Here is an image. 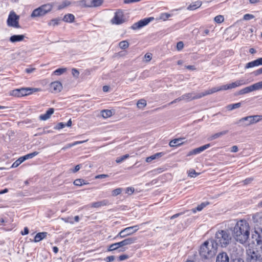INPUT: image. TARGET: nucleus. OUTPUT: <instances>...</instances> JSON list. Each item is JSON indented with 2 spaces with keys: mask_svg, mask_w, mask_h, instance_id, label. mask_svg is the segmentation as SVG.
Wrapping results in <instances>:
<instances>
[{
  "mask_svg": "<svg viewBox=\"0 0 262 262\" xmlns=\"http://www.w3.org/2000/svg\"><path fill=\"white\" fill-rule=\"evenodd\" d=\"M128 157H129V155H128V154L123 155L122 157L117 158L116 160V162L117 163H120L122 162L123 161H124V160H125L126 159L128 158Z\"/></svg>",
  "mask_w": 262,
  "mask_h": 262,
  "instance_id": "nucleus-46",
  "label": "nucleus"
},
{
  "mask_svg": "<svg viewBox=\"0 0 262 262\" xmlns=\"http://www.w3.org/2000/svg\"><path fill=\"white\" fill-rule=\"evenodd\" d=\"M114 259H115V256L113 255L107 256L105 258V260L107 262L112 261Z\"/></svg>",
  "mask_w": 262,
  "mask_h": 262,
  "instance_id": "nucleus-64",
  "label": "nucleus"
},
{
  "mask_svg": "<svg viewBox=\"0 0 262 262\" xmlns=\"http://www.w3.org/2000/svg\"><path fill=\"white\" fill-rule=\"evenodd\" d=\"M170 16L171 14L167 13H163L161 14L159 17V19L165 21Z\"/></svg>",
  "mask_w": 262,
  "mask_h": 262,
  "instance_id": "nucleus-43",
  "label": "nucleus"
},
{
  "mask_svg": "<svg viewBox=\"0 0 262 262\" xmlns=\"http://www.w3.org/2000/svg\"><path fill=\"white\" fill-rule=\"evenodd\" d=\"M241 106V103L238 102L234 104H229L226 106V108L228 111H232L234 109L239 107Z\"/></svg>",
  "mask_w": 262,
  "mask_h": 262,
  "instance_id": "nucleus-35",
  "label": "nucleus"
},
{
  "mask_svg": "<svg viewBox=\"0 0 262 262\" xmlns=\"http://www.w3.org/2000/svg\"><path fill=\"white\" fill-rule=\"evenodd\" d=\"M253 220L254 223L262 225V212L255 214L253 216Z\"/></svg>",
  "mask_w": 262,
  "mask_h": 262,
  "instance_id": "nucleus-27",
  "label": "nucleus"
},
{
  "mask_svg": "<svg viewBox=\"0 0 262 262\" xmlns=\"http://www.w3.org/2000/svg\"><path fill=\"white\" fill-rule=\"evenodd\" d=\"M54 109L53 108H50L45 114L40 115L39 119L41 120H47L50 118L51 116L54 113Z\"/></svg>",
  "mask_w": 262,
  "mask_h": 262,
  "instance_id": "nucleus-21",
  "label": "nucleus"
},
{
  "mask_svg": "<svg viewBox=\"0 0 262 262\" xmlns=\"http://www.w3.org/2000/svg\"><path fill=\"white\" fill-rule=\"evenodd\" d=\"M66 126V124L63 122L58 123L54 127L55 129H61Z\"/></svg>",
  "mask_w": 262,
  "mask_h": 262,
  "instance_id": "nucleus-49",
  "label": "nucleus"
},
{
  "mask_svg": "<svg viewBox=\"0 0 262 262\" xmlns=\"http://www.w3.org/2000/svg\"><path fill=\"white\" fill-rule=\"evenodd\" d=\"M154 19V17H150L140 20L138 22L134 23L130 27V28L134 30L140 29L142 27L148 25L151 21L153 20Z\"/></svg>",
  "mask_w": 262,
  "mask_h": 262,
  "instance_id": "nucleus-10",
  "label": "nucleus"
},
{
  "mask_svg": "<svg viewBox=\"0 0 262 262\" xmlns=\"http://www.w3.org/2000/svg\"><path fill=\"white\" fill-rule=\"evenodd\" d=\"M184 47V43L182 41H179L177 43V48L178 50L180 51L182 50Z\"/></svg>",
  "mask_w": 262,
  "mask_h": 262,
  "instance_id": "nucleus-54",
  "label": "nucleus"
},
{
  "mask_svg": "<svg viewBox=\"0 0 262 262\" xmlns=\"http://www.w3.org/2000/svg\"><path fill=\"white\" fill-rule=\"evenodd\" d=\"M219 87V88H213L210 90H207L205 91L204 92L201 93L202 98L203 97H204L206 95L212 94L215 92L220 91Z\"/></svg>",
  "mask_w": 262,
  "mask_h": 262,
  "instance_id": "nucleus-29",
  "label": "nucleus"
},
{
  "mask_svg": "<svg viewBox=\"0 0 262 262\" xmlns=\"http://www.w3.org/2000/svg\"><path fill=\"white\" fill-rule=\"evenodd\" d=\"M228 89H230L229 84L224 85L219 87V90L220 91L227 90Z\"/></svg>",
  "mask_w": 262,
  "mask_h": 262,
  "instance_id": "nucleus-62",
  "label": "nucleus"
},
{
  "mask_svg": "<svg viewBox=\"0 0 262 262\" xmlns=\"http://www.w3.org/2000/svg\"><path fill=\"white\" fill-rule=\"evenodd\" d=\"M209 147H210V144H207L203 146H200L198 148H196L190 151L188 153L187 156H190L191 155L198 154L202 152L203 151L205 150V149H207Z\"/></svg>",
  "mask_w": 262,
  "mask_h": 262,
  "instance_id": "nucleus-16",
  "label": "nucleus"
},
{
  "mask_svg": "<svg viewBox=\"0 0 262 262\" xmlns=\"http://www.w3.org/2000/svg\"><path fill=\"white\" fill-rule=\"evenodd\" d=\"M110 204L108 200H103L101 201L94 202L91 204V207L93 208H99L101 206H107Z\"/></svg>",
  "mask_w": 262,
  "mask_h": 262,
  "instance_id": "nucleus-20",
  "label": "nucleus"
},
{
  "mask_svg": "<svg viewBox=\"0 0 262 262\" xmlns=\"http://www.w3.org/2000/svg\"><path fill=\"white\" fill-rule=\"evenodd\" d=\"M228 133V130H223L221 132L215 133V134L210 136L208 138V140H209V141L214 140L217 138H219L222 137V136L226 135Z\"/></svg>",
  "mask_w": 262,
  "mask_h": 262,
  "instance_id": "nucleus-23",
  "label": "nucleus"
},
{
  "mask_svg": "<svg viewBox=\"0 0 262 262\" xmlns=\"http://www.w3.org/2000/svg\"><path fill=\"white\" fill-rule=\"evenodd\" d=\"M122 190L123 189L121 188H118L117 189H115L112 191V194L113 196H117L122 192Z\"/></svg>",
  "mask_w": 262,
  "mask_h": 262,
  "instance_id": "nucleus-45",
  "label": "nucleus"
},
{
  "mask_svg": "<svg viewBox=\"0 0 262 262\" xmlns=\"http://www.w3.org/2000/svg\"><path fill=\"white\" fill-rule=\"evenodd\" d=\"M50 91L52 93H56L60 92L62 89V84L59 81H54L52 82L50 85Z\"/></svg>",
  "mask_w": 262,
  "mask_h": 262,
  "instance_id": "nucleus-15",
  "label": "nucleus"
},
{
  "mask_svg": "<svg viewBox=\"0 0 262 262\" xmlns=\"http://www.w3.org/2000/svg\"><path fill=\"white\" fill-rule=\"evenodd\" d=\"M75 16L72 14H68L64 16L63 20L65 22L72 23L74 21Z\"/></svg>",
  "mask_w": 262,
  "mask_h": 262,
  "instance_id": "nucleus-31",
  "label": "nucleus"
},
{
  "mask_svg": "<svg viewBox=\"0 0 262 262\" xmlns=\"http://www.w3.org/2000/svg\"><path fill=\"white\" fill-rule=\"evenodd\" d=\"M25 38L24 35H14L10 37V41L11 42L21 41Z\"/></svg>",
  "mask_w": 262,
  "mask_h": 262,
  "instance_id": "nucleus-25",
  "label": "nucleus"
},
{
  "mask_svg": "<svg viewBox=\"0 0 262 262\" xmlns=\"http://www.w3.org/2000/svg\"><path fill=\"white\" fill-rule=\"evenodd\" d=\"M182 139H175L171 141H170L169 145L171 147H176L182 144L183 142H182Z\"/></svg>",
  "mask_w": 262,
  "mask_h": 262,
  "instance_id": "nucleus-30",
  "label": "nucleus"
},
{
  "mask_svg": "<svg viewBox=\"0 0 262 262\" xmlns=\"http://www.w3.org/2000/svg\"><path fill=\"white\" fill-rule=\"evenodd\" d=\"M67 69L66 68H59L57 70H56L54 72V74L56 75H60L64 73L65 72H66Z\"/></svg>",
  "mask_w": 262,
  "mask_h": 262,
  "instance_id": "nucleus-41",
  "label": "nucleus"
},
{
  "mask_svg": "<svg viewBox=\"0 0 262 262\" xmlns=\"http://www.w3.org/2000/svg\"><path fill=\"white\" fill-rule=\"evenodd\" d=\"M136 240H137V237H132L125 238V239L120 242V243L121 244V247H123V246H125L126 245H129L132 244L134 243Z\"/></svg>",
  "mask_w": 262,
  "mask_h": 262,
  "instance_id": "nucleus-22",
  "label": "nucleus"
},
{
  "mask_svg": "<svg viewBox=\"0 0 262 262\" xmlns=\"http://www.w3.org/2000/svg\"><path fill=\"white\" fill-rule=\"evenodd\" d=\"M134 188L133 187H127L126 189V193L128 194H132L134 192Z\"/></svg>",
  "mask_w": 262,
  "mask_h": 262,
  "instance_id": "nucleus-59",
  "label": "nucleus"
},
{
  "mask_svg": "<svg viewBox=\"0 0 262 262\" xmlns=\"http://www.w3.org/2000/svg\"><path fill=\"white\" fill-rule=\"evenodd\" d=\"M119 46L121 49H126L128 47L129 43L127 41L123 40L119 42Z\"/></svg>",
  "mask_w": 262,
  "mask_h": 262,
  "instance_id": "nucleus-40",
  "label": "nucleus"
},
{
  "mask_svg": "<svg viewBox=\"0 0 262 262\" xmlns=\"http://www.w3.org/2000/svg\"><path fill=\"white\" fill-rule=\"evenodd\" d=\"M38 153L39 152L37 151H34L32 153L27 154V155L23 156V157L25 161L26 160H27L29 159H31V158H33L34 157L37 156L38 154Z\"/></svg>",
  "mask_w": 262,
  "mask_h": 262,
  "instance_id": "nucleus-39",
  "label": "nucleus"
},
{
  "mask_svg": "<svg viewBox=\"0 0 262 262\" xmlns=\"http://www.w3.org/2000/svg\"><path fill=\"white\" fill-rule=\"evenodd\" d=\"M59 19L55 18L52 19L50 22H49L48 25L49 26H55L56 25H58L59 24Z\"/></svg>",
  "mask_w": 262,
  "mask_h": 262,
  "instance_id": "nucleus-48",
  "label": "nucleus"
},
{
  "mask_svg": "<svg viewBox=\"0 0 262 262\" xmlns=\"http://www.w3.org/2000/svg\"><path fill=\"white\" fill-rule=\"evenodd\" d=\"M24 161H25V160L24 159L23 157H20L13 163V164L12 165V167H13V168L17 167L18 165H19Z\"/></svg>",
  "mask_w": 262,
  "mask_h": 262,
  "instance_id": "nucleus-38",
  "label": "nucleus"
},
{
  "mask_svg": "<svg viewBox=\"0 0 262 262\" xmlns=\"http://www.w3.org/2000/svg\"><path fill=\"white\" fill-rule=\"evenodd\" d=\"M232 254L231 262H245L244 260L238 256L241 250L238 249L236 246L233 247L230 250Z\"/></svg>",
  "mask_w": 262,
  "mask_h": 262,
  "instance_id": "nucleus-12",
  "label": "nucleus"
},
{
  "mask_svg": "<svg viewBox=\"0 0 262 262\" xmlns=\"http://www.w3.org/2000/svg\"><path fill=\"white\" fill-rule=\"evenodd\" d=\"M72 74L74 77L77 78L79 75V72L77 69L73 68L72 70Z\"/></svg>",
  "mask_w": 262,
  "mask_h": 262,
  "instance_id": "nucleus-53",
  "label": "nucleus"
},
{
  "mask_svg": "<svg viewBox=\"0 0 262 262\" xmlns=\"http://www.w3.org/2000/svg\"><path fill=\"white\" fill-rule=\"evenodd\" d=\"M146 60V61H149L152 58V55L150 53H146L144 56Z\"/></svg>",
  "mask_w": 262,
  "mask_h": 262,
  "instance_id": "nucleus-58",
  "label": "nucleus"
},
{
  "mask_svg": "<svg viewBox=\"0 0 262 262\" xmlns=\"http://www.w3.org/2000/svg\"><path fill=\"white\" fill-rule=\"evenodd\" d=\"M217 249L213 240L205 241L200 247V255L203 259H210L215 256Z\"/></svg>",
  "mask_w": 262,
  "mask_h": 262,
  "instance_id": "nucleus-3",
  "label": "nucleus"
},
{
  "mask_svg": "<svg viewBox=\"0 0 262 262\" xmlns=\"http://www.w3.org/2000/svg\"><path fill=\"white\" fill-rule=\"evenodd\" d=\"M254 91H256L254 84L241 90L238 92V95H243V94H247L250 92H253Z\"/></svg>",
  "mask_w": 262,
  "mask_h": 262,
  "instance_id": "nucleus-18",
  "label": "nucleus"
},
{
  "mask_svg": "<svg viewBox=\"0 0 262 262\" xmlns=\"http://www.w3.org/2000/svg\"><path fill=\"white\" fill-rule=\"evenodd\" d=\"M257 245L255 249L247 250V262H262V236L258 234L256 238Z\"/></svg>",
  "mask_w": 262,
  "mask_h": 262,
  "instance_id": "nucleus-2",
  "label": "nucleus"
},
{
  "mask_svg": "<svg viewBox=\"0 0 262 262\" xmlns=\"http://www.w3.org/2000/svg\"><path fill=\"white\" fill-rule=\"evenodd\" d=\"M182 100H184L186 102H189L193 100L198 99L202 98L200 93H195L194 92L186 93L181 96Z\"/></svg>",
  "mask_w": 262,
  "mask_h": 262,
  "instance_id": "nucleus-11",
  "label": "nucleus"
},
{
  "mask_svg": "<svg viewBox=\"0 0 262 262\" xmlns=\"http://www.w3.org/2000/svg\"><path fill=\"white\" fill-rule=\"evenodd\" d=\"M52 9V5L50 4L43 5L33 10L31 16L32 17L43 16L48 12H50Z\"/></svg>",
  "mask_w": 262,
  "mask_h": 262,
  "instance_id": "nucleus-6",
  "label": "nucleus"
},
{
  "mask_svg": "<svg viewBox=\"0 0 262 262\" xmlns=\"http://www.w3.org/2000/svg\"><path fill=\"white\" fill-rule=\"evenodd\" d=\"M254 17V16L252 14H246L244 15L243 18L244 20H248L253 18Z\"/></svg>",
  "mask_w": 262,
  "mask_h": 262,
  "instance_id": "nucleus-52",
  "label": "nucleus"
},
{
  "mask_svg": "<svg viewBox=\"0 0 262 262\" xmlns=\"http://www.w3.org/2000/svg\"><path fill=\"white\" fill-rule=\"evenodd\" d=\"M256 90H259L262 89V81L254 83Z\"/></svg>",
  "mask_w": 262,
  "mask_h": 262,
  "instance_id": "nucleus-55",
  "label": "nucleus"
},
{
  "mask_svg": "<svg viewBox=\"0 0 262 262\" xmlns=\"http://www.w3.org/2000/svg\"><path fill=\"white\" fill-rule=\"evenodd\" d=\"M164 155V153L162 152L156 153L151 156L147 157L146 159V162L148 163L151 162L152 160L160 158Z\"/></svg>",
  "mask_w": 262,
  "mask_h": 262,
  "instance_id": "nucleus-26",
  "label": "nucleus"
},
{
  "mask_svg": "<svg viewBox=\"0 0 262 262\" xmlns=\"http://www.w3.org/2000/svg\"><path fill=\"white\" fill-rule=\"evenodd\" d=\"M250 227L245 220L237 222L233 230V235L236 241L241 244L245 243L249 237Z\"/></svg>",
  "mask_w": 262,
  "mask_h": 262,
  "instance_id": "nucleus-1",
  "label": "nucleus"
},
{
  "mask_svg": "<svg viewBox=\"0 0 262 262\" xmlns=\"http://www.w3.org/2000/svg\"><path fill=\"white\" fill-rule=\"evenodd\" d=\"M224 20V18L223 16L222 15H217L214 17V20L215 22L217 23H222Z\"/></svg>",
  "mask_w": 262,
  "mask_h": 262,
  "instance_id": "nucleus-47",
  "label": "nucleus"
},
{
  "mask_svg": "<svg viewBox=\"0 0 262 262\" xmlns=\"http://www.w3.org/2000/svg\"><path fill=\"white\" fill-rule=\"evenodd\" d=\"M199 173L196 172L194 170L192 169L189 171L188 176L191 178L195 177L198 176Z\"/></svg>",
  "mask_w": 262,
  "mask_h": 262,
  "instance_id": "nucleus-50",
  "label": "nucleus"
},
{
  "mask_svg": "<svg viewBox=\"0 0 262 262\" xmlns=\"http://www.w3.org/2000/svg\"><path fill=\"white\" fill-rule=\"evenodd\" d=\"M253 220L254 223L262 225V212L255 214L253 216Z\"/></svg>",
  "mask_w": 262,
  "mask_h": 262,
  "instance_id": "nucleus-28",
  "label": "nucleus"
},
{
  "mask_svg": "<svg viewBox=\"0 0 262 262\" xmlns=\"http://www.w3.org/2000/svg\"><path fill=\"white\" fill-rule=\"evenodd\" d=\"M118 258L120 261H122L127 259L128 258V256L127 255L123 254L119 256Z\"/></svg>",
  "mask_w": 262,
  "mask_h": 262,
  "instance_id": "nucleus-61",
  "label": "nucleus"
},
{
  "mask_svg": "<svg viewBox=\"0 0 262 262\" xmlns=\"http://www.w3.org/2000/svg\"><path fill=\"white\" fill-rule=\"evenodd\" d=\"M138 226H134L127 227L122 230L115 238L121 237L124 238L128 235H131L138 230Z\"/></svg>",
  "mask_w": 262,
  "mask_h": 262,
  "instance_id": "nucleus-9",
  "label": "nucleus"
},
{
  "mask_svg": "<svg viewBox=\"0 0 262 262\" xmlns=\"http://www.w3.org/2000/svg\"><path fill=\"white\" fill-rule=\"evenodd\" d=\"M260 65H262V58H259L256 60L248 62L246 64L245 68H250Z\"/></svg>",
  "mask_w": 262,
  "mask_h": 262,
  "instance_id": "nucleus-19",
  "label": "nucleus"
},
{
  "mask_svg": "<svg viewBox=\"0 0 262 262\" xmlns=\"http://www.w3.org/2000/svg\"><path fill=\"white\" fill-rule=\"evenodd\" d=\"M253 180V178H248L246 179L244 181V184L245 185H247L248 184H250L252 181Z\"/></svg>",
  "mask_w": 262,
  "mask_h": 262,
  "instance_id": "nucleus-57",
  "label": "nucleus"
},
{
  "mask_svg": "<svg viewBox=\"0 0 262 262\" xmlns=\"http://www.w3.org/2000/svg\"><path fill=\"white\" fill-rule=\"evenodd\" d=\"M216 262H229L227 254L226 252L219 253L216 257Z\"/></svg>",
  "mask_w": 262,
  "mask_h": 262,
  "instance_id": "nucleus-17",
  "label": "nucleus"
},
{
  "mask_svg": "<svg viewBox=\"0 0 262 262\" xmlns=\"http://www.w3.org/2000/svg\"><path fill=\"white\" fill-rule=\"evenodd\" d=\"M48 233L46 232H39L36 234L34 237V242H38L45 238L47 236Z\"/></svg>",
  "mask_w": 262,
  "mask_h": 262,
  "instance_id": "nucleus-24",
  "label": "nucleus"
},
{
  "mask_svg": "<svg viewBox=\"0 0 262 262\" xmlns=\"http://www.w3.org/2000/svg\"><path fill=\"white\" fill-rule=\"evenodd\" d=\"M262 120L261 115H253L241 118L237 122V123H241L243 126H248L255 124Z\"/></svg>",
  "mask_w": 262,
  "mask_h": 262,
  "instance_id": "nucleus-5",
  "label": "nucleus"
},
{
  "mask_svg": "<svg viewBox=\"0 0 262 262\" xmlns=\"http://www.w3.org/2000/svg\"><path fill=\"white\" fill-rule=\"evenodd\" d=\"M234 82L237 85V87L248 83V82H246L244 80H239Z\"/></svg>",
  "mask_w": 262,
  "mask_h": 262,
  "instance_id": "nucleus-51",
  "label": "nucleus"
},
{
  "mask_svg": "<svg viewBox=\"0 0 262 262\" xmlns=\"http://www.w3.org/2000/svg\"><path fill=\"white\" fill-rule=\"evenodd\" d=\"M146 101L144 99L139 100L137 103V106L138 108H141L144 107L146 105Z\"/></svg>",
  "mask_w": 262,
  "mask_h": 262,
  "instance_id": "nucleus-37",
  "label": "nucleus"
},
{
  "mask_svg": "<svg viewBox=\"0 0 262 262\" xmlns=\"http://www.w3.org/2000/svg\"><path fill=\"white\" fill-rule=\"evenodd\" d=\"M35 70V68H27L25 70V72L28 74L31 73L33 72Z\"/></svg>",
  "mask_w": 262,
  "mask_h": 262,
  "instance_id": "nucleus-63",
  "label": "nucleus"
},
{
  "mask_svg": "<svg viewBox=\"0 0 262 262\" xmlns=\"http://www.w3.org/2000/svg\"><path fill=\"white\" fill-rule=\"evenodd\" d=\"M101 113L103 118H107L112 115V112L108 110H104L102 111Z\"/></svg>",
  "mask_w": 262,
  "mask_h": 262,
  "instance_id": "nucleus-36",
  "label": "nucleus"
},
{
  "mask_svg": "<svg viewBox=\"0 0 262 262\" xmlns=\"http://www.w3.org/2000/svg\"><path fill=\"white\" fill-rule=\"evenodd\" d=\"M209 204L208 202H203L200 205H199L196 208H193L192 209V211L193 213H195L196 211H201L205 207H206L207 205Z\"/></svg>",
  "mask_w": 262,
  "mask_h": 262,
  "instance_id": "nucleus-32",
  "label": "nucleus"
},
{
  "mask_svg": "<svg viewBox=\"0 0 262 262\" xmlns=\"http://www.w3.org/2000/svg\"><path fill=\"white\" fill-rule=\"evenodd\" d=\"M122 247L121 244L120 242L116 243L111 245L108 249V251H111L118 249L119 248Z\"/></svg>",
  "mask_w": 262,
  "mask_h": 262,
  "instance_id": "nucleus-33",
  "label": "nucleus"
},
{
  "mask_svg": "<svg viewBox=\"0 0 262 262\" xmlns=\"http://www.w3.org/2000/svg\"><path fill=\"white\" fill-rule=\"evenodd\" d=\"M74 184L76 186H80L82 185L86 184V183L83 179H79L74 181Z\"/></svg>",
  "mask_w": 262,
  "mask_h": 262,
  "instance_id": "nucleus-42",
  "label": "nucleus"
},
{
  "mask_svg": "<svg viewBox=\"0 0 262 262\" xmlns=\"http://www.w3.org/2000/svg\"><path fill=\"white\" fill-rule=\"evenodd\" d=\"M80 5L85 7H98L102 4L100 0H82L80 2Z\"/></svg>",
  "mask_w": 262,
  "mask_h": 262,
  "instance_id": "nucleus-13",
  "label": "nucleus"
},
{
  "mask_svg": "<svg viewBox=\"0 0 262 262\" xmlns=\"http://www.w3.org/2000/svg\"><path fill=\"white\" fill-rule=\"evenodd\" d=\"M38 91L37 89L21 88L13 91V95L17 97H22Z\"/></svg>",
  "mask_w": 262,
  "mask_h": 262,
  "instance_id": "nucleus-8",
  "label": "nucleus"
},
{
  "mask_svg": "<svg viewBox=\"0 0 262 262\" xmlns=\"http://www.w3.org/2000/svg\"><path fill=\"white\" fill-rule=\"evenodd\" d=\"M232 236L230 231L226 229L217 231L215 235V239L213 241L216 244L217 247L218 245H220L222 247L225 248L229 245Z\"/></svg>",
  "mask_w": 262,
  "mask_h": 262,
  "instance_id": "nucleus-4",
  "label": "nucleus"
},
{
  "mask_svg": "<svg viewBox=\"0 0 262 262\" xmlns=\"http://www.w3.org/2000/svg\"><path fill=\"white\" fill-rule=\"evenodd\" d=\"M62 220H64V222H67V223H70L71 224H73L74 223V221L73 220V218L71 217H66V218H64V219H62Z\"/></svg>",
  "mask_w": 262,
  "mask_h": 262,
  "instance_id": "nucleus-56",
  "label": "nucleus"
},
{
  "mask_svg": "<svg viewBox=\"0 0 262 262\" xmlns=\"http://www.w3.org/2000/svg\"><path fill=\"white\" fill-rule=\"evenodd\" d=\"M201 5V2L200 1L195 2L194 3L190 4L188 7V9L190 10H193L196 9V8L200 7Z\"/></svg>",
  "mask_w": 262,
  "mask_h": 262,
  "instance_id": "nucleus-34",
  "label": "nucleus"
},
{
  "mask_svg": "<svg viewBox=\"0 0 262 262\" xmlns=\"http://www.w3.org/2000/svg\"><path fill=\"white\" fill-rule=\"evenodd\" d=\"M70 2L69 1H65L62 2L60 5H59L58 7V10L62 9L68 6H69L70 5Z\"/></svg>",
  "mask_w": 262,
  "mask_h": 262,
  "instance_id": "nucleus-44",
  "label": "nucleus"
},
{
  "mask_svg": "<svg viewBox=\"0 0 262 262\" xmlns=\"http://www.w3.org/2000/svg\"><path fill=\"white\" fill-rule=\"evenodd\" d=\"M19 17L13 11H11L7 19V25L8 26L13 27L16 28H19L20 27L19 25L18 20Z\"/></svg>",
  "mask_w": 262,
  "mask_h": 262,
  "instance_id": "nucleus-7",
  "label": "nucleus"
},
{
  "mask_svg": "<svg viewBox=\"0 0 262 262\" xmlns=\"http://www.w3.org/2000/svg\"><path fill=\"white\" fill-rule=\"evenodd\" d=\"M108 177V175H107V174H99V175L96 176L95 177V179H103V178H107Z\"/></svg>",
  "mask_w": 262,
  "mask_h": 262,
  "instance_id": "nucleus-60",
  "label": "nucleus"
},
{
  "mask_svg": "<svg viewBox=\"0 0 262 262\" xmlns=\"http://www.w3.org/2000/svg\"><path fill=\"white\" fill-rule=\"evenodd\" d=\"M111 21L113 24L117 25H119L124 22L123 12L119 10L116 11Z\"/></svg>",
  "mask_w": 262,
  "mask_h": 262,
  "instance_id": "nucleus-14",
  "label": "nucleus"
}]
</instances>
